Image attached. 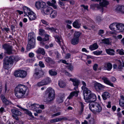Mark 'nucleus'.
<instances>
[{
  "mask_svg": "<svg viewBox=\"0 0 124 124\" xmlns=\"http://www.w3.org/2000/svg\"><path fill=\"white\" fill-rule=\"evenodd\" d=\"M28 90L26 86H17L15 88L14 91L16 97L18 98H22L24 97V95Z\"/></svg>",
  "mask_w": 124,
  "mask_h": 124,
  "instance_id": "nucleus-1",
  "label": "nucleus"
},
{
  "mask_svg": "<svg viewBox=\"0 0 124 124\" xmlns=\"http://www.w3.org/2000/svg\"><path fill=\"white\" fill-rule=\"evenodd\" d=\"M86 86H83L82 87V89L84 92V99L85 100H89V101L92 102L95 101L96 99L95 95L93 93H91V91L86 87Z\"/></svg>",
  "mask_w": 124,
  "mask_h": 124,
  "instance_id": "nucleus-2",
  "label": "nucleus"
},
{
  "mask_svg": "<svg viewBox=\"0 0 124 124\" xmlns=\"http://www.w3.org/2000/svg\"><path fill=\"white\" fill-rule=\"evenodd\" d=\"M19 60L18 57L14 56L10 58L6 57L4 60L3 67L7 70L9 69L14 62H16Z\"/></svg>",
  "mask_w": 124,
  "mask_h": 124,
  "instance_id": "nucleus-3",
  "label": "nucleus"
},
{
  "mask_svg": "<svg viewBox=\"0 0 124 124\" xmlns=\"http://www.w3.org/2000/svg\"><path fill=\"white\" fill-rule=\"evenodd\" d=\"M46 95H48L46 99L44 100L45 102H49L53 100L55 98L54 90L51 88H48L45 92Z\"/></svg>",
  "mask_w": 124,
  "mask_h": 124,
  "instance_id": "nucleus-4",
  "label": "nucleus"
},
{
  "mask_svg": "<svg viewBox=\"0 0 124 124\" xmlns=\"http://www.w3.org/2000/svg\"><path fill=\"white\" fill-rule=\"evenodd\" d=\"M80 35V33L78 31L76 32L74 34L73 38L71 39V44L74 45L78 44L79 41V37Z\"/></svg>",
  "mask_w": 124,
  "mask_h": 124,
  "instance_id": "nucleus-5",
  "label": "nucleus"
},
{
  "mask_svg": "<svg viewBox=\"0 0 124 124\" xmlns=\"http://www.w3.org/2000/svg\"><path fill=\"white\" fill-rule=\"evenodd\" d=\"M99 6L100 9V11L102 12L103 11V7H107V6L109 4V2L107 0H99Z\"/></svg>",
  "mask_w": 124,
  "mask_h": 124,
  "instance_id": "nucleus-6",
  "label": "nucleus"
},
{
  "mask_svg": "<svg viewBox=\"0 0 124 124\" xmlns=\"http://www.w3.org/2000/svg\"><path fill=\"white\" fill-rule=\"evenodd\" d=\"M114 10L117 13L123 14L124 13V6L117 5L114 7Z\"/></svg>",
  "mask_w": 124,
  "mask_h": 124,
  "instance_id": "nucleus-7",
  "label": "nucleus"
},
{
  "mask_svg": "<svg viewBox=\"0 0 124 124\" xmlns=\"http://www.w3.org/2000/svg\"><path fill=\"white\" fill-rule=\"evenodd\" d=\"M52 8L48 6L46 4L41 11V12L43 14L46 15L50 14Z\"/></svg>",
  "mask_w": 124,
  "mask_h": 124,
  "instance_id": "nucleus-8",
  "label": "nucleus"
},
{
  "mask_svg": "<svg viewBox=\"0 0 124 124\" xmlns=\"http://www.w3.org/2000/svg\"><path fill=\"white\" fill-rule=\"evenodd\" d=\"M46 4L45 2L42 1H37L35 3V7L38 9H40L41 11Z\"/></svg>",
  "mask_w": 124,
  "mask_h": 124,
  "instance_id": "nucleus-9",
  "label": "nucleus"
},
{
  "mask_svg": "<svg viewBox=\"0 0 124 124\" xmlns=\"http://www.w3.org/2000/svg\"><path fill=\"white\" fill-rule=\"evenodd\" d=\"M11 112L14 115H12L13 117L15 118L16 120H18V118L17 117L18 116H20L21 115V112L18 110L13 109L11 110Z\"/></svg>",
  "mask_w": 124,
  "mask_h": 124,
  "instance_id": "nucleus-10",
  "label": "nucleus"
},
{
  "mask_svg": "<svg viewBox=\"0 0 124 124\" xmlns=\"http://www.w3.org/2000/svg\"><path fill=\"white\" fill-rule=\"evenodd\" d=\"M3 47L6 51V53L8 54H12V49L11 46L9 45L4 44L3 45Z\"/></svg>",
  "mask_w": 124,
  "mask_h": 124,
  "instance_id": "nucleus-11",
  "label": "nucleus"
},
{
  "mask_svg": "<svg viewBox=\"0 0 124 124\" xmlns=\"http://www.w3.org/2000/svg\"><path fill=\"white\" fill-rule=\"evenodd\" d=\"M34 76L35 78H39L42 77L43 75V72L38 69H36Z\"/></svg>",
  "mask_w": 124,
  "mask_h": 124,
  "instance_id": "nucleus-12",
  "label": "nucleus"
},
{
  "mask_svg": "<svg viewBox=\"0 0 124 124\" xmlns=\"http://www.w3.org/2000/svg\"><path fill=\"white\" fill-rule=\"evenodd\" d=\"M51 81L49 78H47L45 79L42 80L37 83V85H45L48 84Z\"/></svg>",
  "mask_w": 124,
  "mask_h": 124,
  "instance_id": "nucleus-13",
  "label": "nucleus"
},
{
  "mask_svg": "<svg viewBox=\"0 0 124 124\" xmlns=\"http://www.w3.org/2000/svg\"><path fill=\"white\" fill-rule=\"evenodd\" d=\"M23 10L24 11L25 15H24V16H28L32 11L31 9L28 7L26 6H24L23 7Z\"/></svg>",
  "mask_w": 124,
  "mask_h": 124,
  "instance_id": "nucleus-14",
  "label": "nucleus"
},
{
  "mask_svg": "<svg viewBox=\"0 0 124 124\" xmlns=\"http://www.w3.org/2000/svg\"><path fill=\"white\" fill-rule=\"evenodd\" d=\"M28 37L29 41L32 42H35V37L34 34L33 33H30L28 34Z\"/></svg>",
  "mask_w": 124,
  "mask_h": 124,
  "instance_id": "nucleus-15",
  "label": "nucleus"
},
{
  "mask_svg": "<svg viewBox=\"0 0 124 124\" xmlns=\"http://www.w3.org/2000/svg\"><path fill=\"white\" fill-rule=\"evenodd\" d=\"M78 95V93L77 91H74L71 92L67 97V98L69 100L72 99L74 96L77 97Z\"/></svg>",
  "mask_w": 124,
  "mask_h": 124,
  "instance_id": "nucleus-16",
  "label": "nucleus"
},
{
  "mask_svg": "<svg viewBox=\"0 0 124 124\" xmlns=\"http://www.w3.org/2000/svg\"><path fill=\"white\" fill-rule=\"evenodd\" d=\"M79 21L78 20H76L73 23V26L75 28L79 29L81 26V24L79 23Z\"/></svg>",
  "mask_w": 124,
  "mask_h": 124,
  "instance_id": "nucleus-17",
  "label": "nucleus"
},
{
  "mask_svg": "<svg viewBox=\"0 0 124 124\" xmlns=\"http://www.w3.org/2000/svg\"><path fill=\"white\" fill-rule=\"evenodd\" d=\"M65 97L64 94H60L59 95L57 99V101L59 103L62 102L63 101V99Z\"/></svg>",
  "mask_w": 124,
  "mask_h": 124,
  "instance_id": "nucleus-18",
  "label": "nucleus"
},
{
  "mask_svg": "<svg viewBox=\"0 0 124 124\" xmlns=\"http://www.w3.org/2000/svg\"><path fill=\"white\" fill-rule=\"evenodd\" d=\"M39 106L38 104L34 103L31 104L30 106H29V108L31 110L34 111H35L39 108Z\"/></svg>",
  "mask_w": 124,
  "mask_h": 124,
  "instance_id": "nucleus-19",
  "label": "nucleus"
},
{
  "mask_svg": "<svg viewBox=\"0 0 124 124\" xmlns=\"http://www.w3.org/2000/svg\"><path fill=\"white\" fill-rule=\"evenodd\" d=\"M35 42H32L31 41H29L27 49V50H29L30 49L34 48L35 46Z\"/></svg>",
  "mask_w": 124,
  "mask_h": 124,
  "instance_id": "nucleus-20",
  "label": "nucleus"
},
{
  "mask_svg": "<svg viewBox=\"0 0 124 124\" xmlns=\"http://www.w3.org/2000/svg\"><path fill=\"white\" fill-rule=\"evenodd\" d=\"M27 16L29 17V19L30 21L34 20L36 18L35 14L33 11L31 12Z\"/></svg>",
  "mask_w": 124,
  "mask_h": 124,
  "instance_id": "nucleus-21",
  "label": "nucleus"
},
{
  "mask_svg": "<svg viewBox=\"0 0 124 124\" xmlns=\"http://www.w3.org/2000/svg\"><path fill=\"white\" fill-rule=\"evenodd\" d=\"M1 98L3 103L6 105H8L10 103V102L3 95H1Z\"/></svg>",
  "mask_w": 124,
  "mask_h": 124,
  "instance_id": "nucleus-22",
  "label": "nucleus"
},
{
  "mask_svg": "<svg viewBox=\"0 0 124 124\" xmlns=\"http://www.w3.org/2000/svg\"><path fill=\"white\" fill-rule=\"evenodd\" d=\"M110 96V94L107 92H104L102 95V96L104 100H106L107 99L109 98Z\"/></svg>",
  "mask_w": 124,
  "mask_h": 124,
  "instance_id": "nucleus-23",
  "label": "nucleus"
},
{
  "mask_svg": "<svg viewBox=\"0 0 124 124\" xmlns=\"http://www.w3.org/2000/svg\"><path fill=\"white\" fill-rule=\"evenodd\" d=\"M50 17L52 18H54L56 16L57 12L56 10H54L52 8L51 11V12H50Z\"/></svg>",
  "mask_w": 124,
  "mask_h": 124,
  "instance_id": "nucleus-24",
  "label": "nucleus"
},
{
  "mask_svg": "<svg viewBox=\"0 0 124 124\" xmlns=\"http://www.w3.org/2000/svg\"><path fill=\"white\" fill-rule=\"evenodd\" d=\"M79 107H80V110L79 112V114L80 115H81L83 112L84 110V107L85 105L82 102H79Z\"/></svg>",
  "mask_w": 124,
  "mask_h": 124,
  "instance_id": "nucleus-25",
  "label": "nucleus"
},
{
  "mask_svg": "<svg viewBox=\"0 0 124 124\" xmlns=\"http://www.w3.org/2000/svg\"><path fill=\"white\" fill-rule=\"evenodd\" d=\"M112 68V65L110 63H108L105 64L103 67L104 70H110Z\"/></svg>",
  "mask_w": 124,
  "mask_h": 124,
  "instance_id": "nucleus-26",
  "label": "nucleus"
},
{
  "mask_svg": "<svg viewBox=\"0 0 124 124\" xmlns=\"http://www.w3.org/2000/svg\"><path fill=\"white\" fill-rule=\"evenodd\" d=\"M117 24L116 23H112L109 26V28L111 30L116 31Z\"/></svg>",
  "mask_w": 124,
  "mask_h": 124,
  "instance_id": "nucleus-27",
  "label": "nucleus"
},
{
  "mask_svg": "<svg viewBox=\"0 0 124 124\" xmlns=\"http://www.w3.org/2000/svg\"><path fill=\"white\" fill-rule=\"evenodd\" d=\"M106 53L109 55H113L115 54V52L113 49H106Z\"/></svg>",
  "mask_w": 124,
  "mask_h": 124,
  "instance_id": "nucleus-28",
  "label": "nucleus"
},
{
  "mask_svg": "<svg viewBox=\"0 0 124 124\" xmlns=\"http://www.w3.org/2000/svg\"><path fill=\"white\" fill-rule=\"evenodd\" d=\"M99 6V4H91L90 6V8L93 10H95L96 8L98 10H100V9Z\"/></svg>",
  "mask_w": 124,
  "mask_h": 124,
  "instance_id": "nucleus-29",
  "label": "nucleus"
},
{
  "mask_svg": "<svg viewBox=\"0 0 124 124\" xmlns=\"http://www.w3.org/2000/svg\"><path fill=\"white\" fill-rule=\"evenodd\" d=\"M54 38L56 41L60 45L61 42L62 41V39L61 37L60 36L56 35L54 36Z\"/></svg>",
  "mask_w": 124,
  "mask_h": 124,
  "instance_id": "nucleus-30",
  "label": "nucleus"
},
{
  "mask_svg": "<svg viewBox=\"0 0 124 124\" xmlns=\"http://www.w3.org/2000/svg\"><path fill=\"white\" fill-rule=\"evenodd\" d=\"M95 106L96 107V111L98 112H100L102 108L99 103L97 102L95 103Z\"/></svg>",
  "mask_w": 124,
  "mask_h": 124,
  "instance_id": "nucleus-31",
  "label": "nucleus"
},
{
  "mask_svg": "<svg viewBox=\"0 0 124 124\" xmlns=\"http://www.w3.org/2000/svg\"><path fill=\"white\" fill-rule=\"evenodd\" d=\"M58 111L57 108H55L54 110H53V111L54 113H56L52 115V117L53 118L55 116L60 115H61V112H57Z\"/></svg>",
  "mask_w": 124,
  "mask_h": 124,
  "instance_id": "nucleus-32",
  "label": "nucleus"
},
{
  "mask_svg": "<svg viewBox=\"0 0 124 124\" xmlns=\"http://www.w3.org/2000/svg\"><path fill=\"white\" fill-rule=\"evenodd\" d=\"M45 61L48 63L49 64H53L55 62L50 58L49 57H47L45 58Z\"/></svg>",
  "mask_w": 124,
  "mask_h": 124,
  "instance_id": "nucleus-33",
  "label": "nucleus"
},
{
  "mask_svg": "<svg viewBox=\"0 0 124 124\" xmlns=\"http://www.w3.org/2000/svg\"><path fill=\"white\" fill-rule=\"evenodd\" d=\"M98 47V46L96 43H94L90 46L89 49L91 51H93L97 49Z\"/></svg>",
  "mask_w": 124,
  "mask_h": 124,
  "instance_id": "nucleus-34",
  "label": "nucleus"
},
{
  "mask_svg": "<svg viewBox=\"0 0 124 124\" xmlns=\"http://www.w3.org/2000/svg\"><path fill=\"white\" fill-rule=\"evenodd\" d=\"M101 43L109 45L111 43V42L109 38H105L101 40Z\"/></svg>",
  "mask_w": 124,
  "mask_h": 124,
  "instance_id": "nucleus-35",
  "label": "nucleus"
},
{
  "mask_svg": "<svg viewBox=\"0 0 124 124\" xmlns=\"http://www.w3.org/2000/svg\"><path fill=\"white\" fill-rule=\"evenodd\" d=\"M96 91L100 92L101 90H103L105 87L104 86H94Z\"/></svg>",
  "mask_w": 124,
  "mask_h": 124,
  "instance_id": "nucleus-36",
  "label": "nucleus"
},
{
  "mask_svg": "<svg viewBox=\"0 0 124 124\" xmlns=\"http://www.w3.org/2000/svg\"><path fill=\"white\" fill-rule=\"evenodd\" d=\"M70 80L73 82L74 83H75L76 85H78L80 84V81L76 78H70Z\"/></svg>",
  "mask_w": 124,
  "mask_h": 124,
  "instance_id": "nucleus-37",
  "label": "nucleus"
},
{
  "mask_svg": "<svg viewBox=\"0 0 124 124\" xmlns=\"http://www.w3.org/2000/svg\"><path fill=\"white\" fill-rule=\"evenodd\" d=\"M102 79L103 80L104 82L106 84L109 85H112L113 84L108 80L107 78L104 77L102 78Z\"/></svg>",
  "mask_w": 124,
  "mask_h": 124,
  "instance_id": "nucleus-38",
  "label": "nucleus"
},
{
  "mask_svg": "<svg viewBox=\"0 0 124 124\" xmlns=\"http://www.w3.org/2000/svg\"><path fill=\"white\" fill-rule=\"evenodd\" d=\"M37 53L38 54H41L43 55L45 54V52L44 49L42 48H39L36 51Z\"/></svg>",
  "mask_w": 124,
  "mask_h": 124,
  "instance_id": "nucleus-39",
  "label": "nucleus"
},
{
  "mask_svg": "<svg viewBox=\"0 0 124 124\" xmlns=\"http://www.w3.org/2000/svg\"><path fill=\"white\" fill-rule=\"evenodd\" d=\"M20 77L23 78L25 77L27 75L26 72L24 70H20Z\"/></svg>",
  "mask_w": 124,
  "mask_h": 124,
  "instance_id": "nucleus-40",
  "label": "nucleus"
},
{
  "mask_svg": "<svg viewBox=\"0 0 124 124\" xmlns=\"http://www.w3.org/2000/svg\"><path fill=\"white\" fill-rule=\"evenodd\" d=\"M56 3L55 0H52L51 2L50 1H47L46 2L47 4L49 6H51L52 5L55 4Z\"/></svg>",
  "mask_w": 124,
  "mask_h": 124,
  "instance_id": "nucleus-41",
  "label": "nucleus"
},
{
  "mask_svg": "<svg viewBox=\"0 0 124 124\" xmlns=\"http://www.w3.org/2000/svg\"><path fill=\"white\" fill-rule=\"evenodd\" d=\"M123 24L122 23H117L116 31L117 32H120V29H121Z\"/></svg>",
  "mask_w": 124,
  "mask_h": 124,
  "instance_id": "nucleus-42",
  "label": "nucleus"
},
{
  "mask_svg": "<svg viewBox=\"0 0 124 124\" xmlns=\"http://www.w3.org/2000/svg\"><path fill=\"white\" fill-rule=\"evenodd\" d=\"M20 70H17L14 73V75L16 77H20Z\"/></svg>",
  "mask_w": 124,
  "mask_h": 124,
  "instance_id": "nucleus-43",
  "label": "nucleus"
},
{
  "mask_svg": "<svg viewBox=\"0 0 124 124\" xmlns=\"http://www.w3.org/2000/svg\"><path fill=\"white\" fill-rule=\"evenodd\" d=\"M23 111H24L25 113L28 115L30 116L33 117V116L32 115L31 113L28 110L24 109Z\"/></svg>",
  "mask_w": 124,
  "mask_h": 124,
  "instance_id": "nucleus-44",
  "label": "nucleus"
},
{
  "mask_svg": "<svg viewBox=\"0 0 124 124\" xmlns=\"http://www.w3.org/2000/svg\"><path fill=\"white\" fill-rule=\"evenodd\" d=\"M45 29L51 32L55 31V29L54 28L52 27H46Z\"/></svg>",
  "mask_w": 124,
  "mask_h": 124,
  "instance_id": "nucleus-45",
  "label": "nucleus"
},
{
  "mask_svg": "<svg viewBox=\"0 0 124 124\" xmlns=\"http://www.w3.org/2000/svg\"><path fill=\"white\" fill-rule=\"evenodd\" d=\"M116 52H117L120 55H124V52L123 49H117L116 50Z\"/></svg>",
  "mask_w": 124,
  "mask_h": 124,
  "instance_id": "nucleus-46",
  "label": "nucleus"
},
{
  "mask_svg": "<svg viewBox=\"0 0 124 124\" xmlns=\"http://www.w3.org/2000/svg\"><path fill=\"white\" fill-rule=\"evenodd\" d=\"M102 51H96L93 52V53L95 55H100L102 53Z\"/></svg>",
  "mask_w": 124,
  "mask_h": 124,
  "instance_id": "nucleus-47",
  "label": "nucleus"
},
{
  "mask_svg": "<svg viewBox=\"0 0 124 124\" xmlns=\"http://www.w3.org/2000/svg\"><path fill=\"white\" fill-rule=\"evenodd\" d=\"M58 122H60L59 118H57L51 120L50 122L52 123H55Z\"/></svg>",
  "mask_w": 124,
  "mask_h": 124,
  "instance_id": "nucleus-48",
  "label": "nucleus"
},
{
  "mask_svg": "<svg viewBox=\"0 0 124 124\" xmlns=\"http://www.w3.org/2000/svg\"><path fill=\"white\" fill-rule=\"evenodd\" d=\"M119 104L120 106L123 108L124 109V101H122L121 100H120L119 101Z\"/></svg>",
  "mask_w": 124,
  "mask_h": 124,
  "instance_id": "nucleus-49",
  "label": "nucleus"
},
{
  "mask_svg": "<svg viewBox=\"0 0 124 124\" xmlns=\"http://www.w3.org/2000/svg\"><path fill=\"white\" fill-rule=\"evenodd\" d=\"M49 73L52 76L55 75L57 74V73L56 72L53 71L52 70H49Z\"/></svg>",
  "mask_w": 124,
  "mask_h": 124,
  "instance_id": "nucleus-50",
  "label": "nucleus"
},
{
  "mask_svg": "<svg viewBox=\"0 0 124 124\" xmlns=\"http://www.w3.org/2000/svg\"><path fill=\"white\" fill-rule=\"evenodd\" d=\"M58 3L59 5L60 6L61 8H64L63 7L64 6V4L63 2L59 0Z\"/></svg>",
  "mask_w": 124,
  "mask_h": 124,
  "instance_id": "nucleus-51",
  "label": "nucleus"
},
{
  "mask_svg": "<svg viewBox=\"0 0 124 124\" xmlns=\"http://www.w3.org/2000/svg\"><path fill=\"white\" fill-rule=\"evenodd\" d=\"M49 35L47 34H45V38L43 39V41H46L49 40Z\"/></svg>",
  "mask_w": 124,
  "mask_h": 124,
  "instance_id": "nucleus-52",
  "label": "nucleus"
},
{
  "mask_svg": "<svg viewBox=\"0 0 124 124\" xmlns=\"http://www.w3.org/2000/svg\"><path fill=\"white\" fill-rule=\"evenodd\" d=\"M104 33V30H100L98 32V34L99 35L101 36V37H102L103 36L102 35Z\"/></svg>",
  "mask_w": 124,
  "mask_h": 124,
  "instance_id": "nucleus-53",
  "label": "nucleus"
},
{
  "mask_svg": "<svg viewBox=\"0 0 124 124\" xmlns=\"http://www.w3.org/2000/svg\"><path fill=\"white\" fill-rule=\"evenodd\" d=\"M39 34L41 35H43L45 33L44 30L42 29H40L39 30Z\"/></svg>",
  "mask_w": 124,
  "mask_h": 124,
  "instance_id": "nucleus-54",
  "label": "nucleus"
},
{
  "mask_svg": "<svg viewBox=\"0 0 124 124\" xmlns=\"http://www.w3.org/2000/svg\"><path fill=\"white\" fill-rule=\"evenodd\" d=\"M113 37L116 39H120L122 38V35L120 34L117 36H113Z\"/></svg>",
  "mask_w": 124,
  "mask_h": 124,
  "instance_id": "nucleus-55",
  "label": "nucleus"
},
{
  "mask_svg": "<svg viewBox=\"0 0 124 124\" xmlns=\"http://www.w3.org/2000/svg\"><path fill=\"white\" fill-rule=\"evenodd\" d=\"M89 25L88 23H86V25L83 24V27L85 29H89Z\"/></svg>",
  "mask_w": 124,
  "mask_h": 124,
  "instance_id": "nucleus-56",
  "label": "nucleus"
},
{
  "mask_svg": "<svg viewBox=\"0 0 124 124\" xmlns=\"http://www.w3.org/2000/svg\"><path fill=\"white\" fill-rule=\"evenodd\" d=\"M101 21V19L100 17H98L96 19V22L98 23V24H100Z\"/></svg>",
  "mask_w": 124,
  "mask_h": 124,
  "instance_id": "nucleus-57",
  "label": "nucleus"
},
{
  "mask_svg": "<svg viewBox=\"0 0 124 124\" xmlns=\"http://www.w3.org/2000/svg\"><path fill=\"white\" fill-rule=\"evenodd\" d=\"M41 22L46 26L48 24V23L46 21L43 19L41 20Z\"/></svg>",
  "mask_w": 124,
  "mask_h": 124,
  "instance_id": "nucleus-58",
  "label": "nucleus"
},
{
  "mask_svg": "<svg viewBox=\"0 0 124 124\" xmlns=\"http://www.w3.org/2000/svg\"><path fill=\"white\" fill-rule=\"evenodd\" d=\"M60 122L62 120L66 121L68 120V119L66 117H62L59 118Z\"/></svg>",
  "mask_w": 124,
  "mask_h": 124,
  "instance_id": "nucleus-59",
  "label": "nucleus"
},
{
  "mask_svg": "<svg viewBox=\"0 0 124 124\" xmlns=\"http://www.w3.org/2000/svg\"><path fill=\"white\" fill-rule=\"evenodd\" d=\"M67 68L70 71H72L73 69V66L71 65H70L68 66L67 67Z\"/></svg>",
  "mask_w": 124,
  "mask_h": 124,
  "instance_id": "nucleus-60",
  "label": "nucleus"
},
{
  "mask_svg": "<svg viewBox=\"0 0 124 124\" xmlns=\"http://www.w3.org/2000/svg\"><path fill=\"white\" fill-rule=\"evenodd\" d=\"M81 6L83 7L87 11L88 10V6H85L84 5H81Z\"/></svg>",
  "mask_w": 124,
  "mask_h": 124,
  "instance_id": "nucleus-61",
  "label": "nucleus"
},
{
  "mask_svg": "<svg viewBox=\"0 0 124 124\" xmlns=\"http://www.w3.org/2000/svg\"><path fill=\"white\" fill-rule=\"evenodd\" d=\"M95 106V103H94V104H89V108L91 110H92L91 108L92 107L93 108Z\"/></svg>",
  "mask_w": 124,
  "mask_h": 124,
  "instance_id": "nucleus-62",
  "label": "nucleus"
},
{
  "mask_svg": "<svg viewBox=\"0 0 124 124\" xmlns=\"http://www.w3.org/2000/svg\"><path fill=\"white\" fill-rule=\"evenodd\" d=\"M39 65L41 67H45L44 64L42 62H39Z\"/></svg>",
  "mask_w": 124,
  "mask_h": 124,
  "instance_id": "nucleus-63",
  "label": "nucleus"
},
{
  "mask_svg": "<svg viewBox=\"0 0 124 124\" xmlns=\"http://www.w3.org/2000/svg\"><path fill=\"white\" fill-rule=\"evenodd\" d=\"M58 84L59 85H64V83L62 80H60L59 81Z\"/></svg>",
  "mask_w": 124,
  "mask_h": 124,
  "instance_id": "nucleus-64",
  "label": "nucleus"
}]
</instances>
